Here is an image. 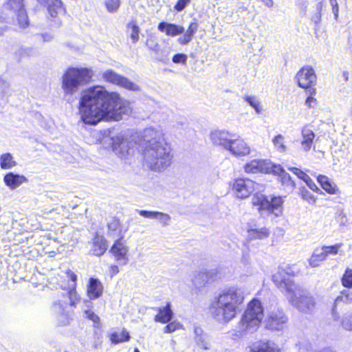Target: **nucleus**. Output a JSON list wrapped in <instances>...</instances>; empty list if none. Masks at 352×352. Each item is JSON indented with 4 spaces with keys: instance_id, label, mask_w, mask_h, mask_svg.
<instances>
[{
    "instance_id": "nucleus-1",
    "label": "nucleus",
    "mask_w": 352,
    "mask_h": 352,
    "mask_svg": "<svg viewBox=\"0 0 352 352\" xmlns=\"http://www.w3.org/2000/svg\"><path fill=\"white\" fill-rule=\"evenodd\" d=\"M81 120L95 125L99 122L118 121L130 112L128 104L116 92H109L102 86H94L84 91L79 102Z\"/></svg>"
},
{
    "instance_id": "nucleus-2",
    "label": "nucleus",
    "mask_w": 352,
    "mask_h": 352,
    "mask_svg": "<svg viewBox=\"0 0 352 352\" xmlns=\"http://www.w3.org/2000/svg\"><path fill=\"white\" fill-rule=\"evenodd\" d=\"M140 146L144 165L150 170L160 172L171 164L173 155L160 127L144 129Z\"/></svg>"
},
{
    "instance_id": "nucleus-3",
    "label": "nucleus",
    "mask_w": 352,
    "mask_h": 352,
    "mask_svg": "<svg viewBox=\"0 0 352 352\" xmlns=\"http://www.w3.org/2000/svg\"><path fill=\"white\" fill-rule=\"evenodd\" d=\"M294 275L291 267H279L272 276V280L294 307L301 312L310 313L315 307V300L306 290L294 283Z\"/></svg>"
},
{
    "instance_id": "nucleus-4",
    "label": "nucleus",
    "mask_w": 352,
    "mask_h": 352,
    "mask_svg": "<svg viewBox=\"0 0 352 352\" xmlns=\"http://www.w3.org/2000/svg\"><path fill=\"white\" fill-rule=\"evenodd\" d=\"M244 294L241 287H232L219 294L210 305L212 318L221 324H228L236 317L244 301Z\"/></svg>"
},
{
    "instance_id": "nucleus-5",
    "label": "nucleus",
    "mask_w": 352,
    "mask_h": 352,
    "mask_svg": "<svg viewBox=\"0 0 352 352\" xmlns=\"http://www.w3.org/2000/svg\"><path fill=\"white\" fill-rule=\"evenodd\" d=\"M91 78L90 69L69 67L62 76L61 87L65 95H73Z\"/></svg>"
},
{
    "instance_id": "nucleus-6",
    "label": "nucleus",
    "mask_w": 352,
    "mask_h": 352,
    "mask_svg": "<svg viewBox=\"0 0 352 352\" xmlns=\"http://www.w3.org/2000/svg\"><path fill=\"white\" fill-rule=\"evenodd\" d=\"M263 318V309L261 302L257 299L252 300L248 305V307L242 316L239 322V331L253 332L260 325Z\"/></svg>"
},
{
    "instance_id": "nucleus-7",
    "label": "nucleus",
    "mask_w": 352,
    "mask_h": 352,
    "mask_svg": "<svg viewBox=\"0 0 352 352\" xmlns=\"http://www.w3.org/2000/svg\"><path fill=\"white\" fill-rule=\"evenodd\" d=\"M252 203L261 215L273 214L279 217L283 213V199L282 197H267L261 192H256L252 198Z\"/></svg>"
},
{
    "instance_id": "nucleus-8",
    "label": "nucleus",
    "mask_w": 352,
    "mask_h": 352,
    "mask_svg": "<svg viewBox=\"0 0 352 352\" xmlns=\"http://www.w3.org/2000/svg\"><path fill=\"white\" fill-rule=\"evenodd\" d=\"M199 25L195 22H191L187 30L183 26L174 23L166 22H161L158 25V30L162 32H165L166 35L175 36L184 33V34L177 38V42L180 45H184L190 43L193 38L194 34L197 32Z\"/></svg>"
},
{
    "instance_id": "nucleus-9",
    "label": "nucleus",
    "mask_w": 352,
    "mask_h": 352,
    "mask_svg": "<svg viewBox=\"0 0 352 352\" xmlns=\"http://www.w3.org/2000/svg\"><path fill=\"white\" fill-rule=\"evenodd\" d=\"M261 185L250 179L237 178L232 184L234 195L239 199L248 198L254 191L261 190Z\"/></svg>"
},
{
    "instance_id": "nucleus-10",
    "label": "nucleus",
    "mask_w": 352,
    "mask_h": 352,
    "mask_svg": "<svg viewBox=\"0 0 352 352\" xmlns=\"http://www.w3.org/2000/svg\"><path fill=\"white\" fill-rule=\"evenodd\" d=\"M295 79L298 85L303 89H310L316 84L317 76L314 69L310 65L302 67L296 74Z\"/></svg>"
},
{
    "instance_id": "nucleus-11",
    "label": "nucleus",
    "mask_w": 352,
    "mask_h": 352,
    "mask_svg": "<svg viewBox=\"0 0 352 352\" xmlns=\"http://www.w3.org/2000/svg\"><path fill=\"white\" fill-rule=\"evenodd\" d=\"M102 77L106 82L118 85L129 90L136 91L139 87L135 83L129 80L127 78L120 75L112 69L104 71Z\"/></svg>"
},
{
    "instance_id": "nucleus-12",
    "label": "nucleus",
    "mask_w": 352,
    "mask_h": 352,
    "mask_svg": "<svg viewBox=\"0 0 352 352\" xmlns=\"http://www.w3.org/2000/svg\"><path fill=\"white\" fill-rule=\"evenodd\" d=\"M6 7L16 14L17 24L20 28H25L28 25L29 20L24 8L23 0H8Z\"/></svg>"
},
{
    "instance_id": "nucleus-13",
    "label": "nucleus",
    "mask_w": 352,
    "mask_h": 352,
    "mask_svg": "<svg viewBox=\"0 0 352 352\" xmlns=\"http://www.w3.org/2000/svg\"><path fill=\"white\" fill-rule=\"evenodd\" d=\"M287 318L282 310L272 311L267 319L266 327L274 331H280L285 328Z\"/></svg>"
},
{
    "instance_id": "nucleus-14",
    "label": "nucleus",
    "mask_w": 352,
    "mask_h": 352,
    "mask_svg": "<svg viewBox=\"0 0 352 352\" xmlns=\"http://www.w3.org/2000/svg\"><path fill=\"white\" fill-rule=\"evenodd\" d=\"M110 140L113 151L120 157H125L131 153L132 148L129 146L130 143L122 135L112 136Z\"/></svg>"
},
{
    "instance_id": "nucleus-15",
    "label": "nucleus",
    "mask_w": 352,
    "mask_h": 352,
    "mask_svg": "<svg viewBox=\"0 0 352 352\" xmlns=\"http://www.w3.org/2000/svg\"><path fill=\"white\" fill-rule=\"evenodd\" d=\"M67 302L66 300H58L55 301L52 305V311L56 315L58 324L65 326L69 323L70 316L66 310Z\"/></svg>"
},
{
    "instance_id": "nucleus-16",
    "label": "nucleus",
    "mask_w": 352,
    "mask_h": 352,
    "mask_svg": "<svg viewBox=\"0 0 352 352\" xmlns=\"http://www.w3.org/2000/svg\"><path fill=\"white\" fill-rule=\"evenodd\" d=\"M122 239H118L113 243L110 251L119 265H125L129 261L127 256L129 249L122 242Z\"/></svg>"
},
{
    "instance_id": "nucleus-17",
    "label": "nucleus",
    "mask_w": 352,
    "mask_h": 352,
    "mask_svg": "<svg viewBox=\"0 0 352 352\" xmlns=\"http://www.w3.org/2000/svg\"><path fill=\"white\" fill-rule=\"evenodd\" d=\"M210 138L214 144L221 146L227 150L228 147L230 146L232 138H235V134L226 131L215 130L210 133Z\"/></svg>"
},
{
    "instance_id": "nucleus-18",
    "label": "nucleus",
    "mask_w": 352,
    "mask_h": 352,
    "mask_svg": "<svg viewBox=\"0 0 352 352\" xmlns=\"http://www.w3.org/2000/svg\"><path fill=\"white\" fill-rule=\"evenodd\" d=\"M232 155L235 156H243L250 153V149L244 140L235 135V138H232L230 146L227 148Z\"/></svg>"
},
{
    "instance_id": "nucleus-19",
    "label": "nucleus",
    "mask_w": 352,
    "mask_h": 352,
    "mask_svg": "<svg viewBox=\"0 0 352 352\" xmlns=\"http://www.w3.org/2000/svg\"><path fill=\"white\" fill-rule=\"evenodd\" d=\"M103 293L102 283L95 278H90L87 286V295L90 300L100 298Z\"/></svg>"
},
{
    "instance_id": "nucleus-20",
    "label": "nucleus",
    "mask_w": 352,
    "mask_h": 352,
    "mask_svg": "<svg viewBox=\"0 0 352 352\" xmlns=\"http://www.w3.org/2000/svg\"><path fill=\"white\" fill-rule=\"evenodd\" d=\"M153 310L158 311L155 316V321L162 324L168 323L173 317V312L171 309V304L170 302H166L163 307H153Z\"/></svg>"
},
{
    "instance_id": "nucleus-21",
    "label": "nucleus",
    "mask_w": 352,
    "mask_h": 352,
    "mask_svg": "<svg viewBox=\"0 0 352 352\" xmlns=\"http://www.w3.org/2000/svg\"><path fill=\"white\" fill-rule=\"evenodd\" d=\"M136 212L142 217L148 219H157L164 226L169 224L171 217L169 214L158 211H148L143 210H136Z\"/></svg>"
},
{
    "instance_id": "nucleus-22",
    "label": "nucleus",
    "mask_w": 352,
    "mask_h": 352,
    "mask_svg": "<svg viewBox=\"0 0 352 352\" xmlns=\"http://www.w3.org/2000/svg\"><path fill=\"white\" fill-rule=\"evenodd\" d=\"M3 182L10 189L14 190L27 182L28 179L24 175L9 172L4 175Z\"/></svg>"
},
{
    "instance_id": "nucleus-23",
    "label": "nucleus",
    "mask_w": 352,
    "mask_h": 352,
    "mask_svg": "<svg viewBox=\"0 0 352 352\" xmlns=\"http://www.w3.org/2000/svg\"><path fill=\"white\" fill-rule=\"evenodd\" d=\"M301 148L303 151L308 152L311 148L316 135L309 126H305L301 130Z\"/></svg>"
},
{
    "instance_id": "nucleus-24",
    "label": "nucleus",
    "mask_w": 352,
    "mask_h": 352,
    "mask_svg": "<svg viewBox=\"0 0 352 352\" xmlns=\"http://www.w3.org/2000/svg\"><path fill=\"white\" fill-rule=\"evenodd\" d=\"M247 173H267L266 160H254L244 166Z\"/></svg>"
},
{
    "instance_id": "nucleus-25",
    "label": "nucleus",
    "mask_w": 352,
    "mask_h": 352,
    "mask_svg": "<svg viewBox=\"0 0 352 352\" xmlns=\"http://www.w3.org/2000/svg\"><path fill=\"white\" fill-rule=\"evenodd\" d=\"M107 249L106 240L100 236H96L94 239V242L89 253L91 255L100 256L102 255Z\"/></svg>"
},
{
    "instance_id": "nucleus-26",
    "label": "nucleus",
    "mask_w": 352,
    "mask_h": 352,
    "mask_svg": "<svg viewBox=\"0 0 352 352\" xmlns=\"http://www.w3.org/2000/svg\"><path fill=\"white\" fill-rule=\"evenodd\" d=\"M41 4L47 7L48 12L52 17H56L62 9L60 0H37Z\"/></svg>"
},
{
    "instance_id": "nucleus-27",
    "label": "nucleus",
    "mask_w": 352,
    "mask_h": 352,
    "mask_svg": "<svg viewBox=\"0 0 352 352\" xmlns=\"http://www.w3.org/2000/svg\"><path fill=\"white\" fill-rule=\"evenodd\" d=\"M108 234L112 236H118L122 239V228L120 220L117 218H112L108 223Z\"/></svg>"
},
{
    "instance_id": "nucleus-28",
    "label": "nucleus",
    "mask_w": 352,
    "mask_h": 352,
    "mask_svg": "<svg viewBox=\"0 0 352 352\" xmlns=\"http://www.w3.org/2000/svg\"><path fill=\"white\" fill-rule=\"evenodd\" d=\"M251 352H280V351L272 342H260L252 346Z\"/></svg>"
},
{
    "instance_id": "nucleus-29",
    "label": "nucleus",
    "mask_w": 352,
    "mask_h": 352,
    "mask_svg": "<svg viewBox=\"0 0 352 352\" xmlns=\"http://www.w3.org/2000/svg\"><path fill=\"white\" fill-rule=\"evenodd\" d=\"M214 274L215 272L214 271L208 272H199L197 273L194 278L192 280L193 285L197 288L201 287L209 280L210 278L212 277V275Z\"/></svg>"
},
{
    "instance_id": "nucleus-30",
    "label": "nucleus",
    "mask_w": 352,
    "mask_h": 352,
    "mask_svg": "<svg viewBox=\"0 0 352 352\" xmlns=\"http://www.w3.org/2000/svg\"><path fill=\"white\" fill-rule=\"evenodd\" d=\"M327 258L321 248H316L314 250L312 255L309 258V265L311 267H316L320 265L322 261H326Z\"/></svg>"
},
{
    "instance_id": "nucleus-31",
    "label": "nucleus",
    "mask_w": 352,
    "mask_h": 352,
    "mask_svg": "<svg viewBox=\"0 0 352 352\" xmlns=\"http://www.w3.org/2000/svg\"><path fill=\"white\" fill-rule=\"evenodd\" d=\"M243 99L245 102L248 103L249 105L254 109L256 114L261 113L263 108L261 102L257 96L254 95L245 94L243 96Z\"/></svg>"
},
{
    "instance_id": "nucleus-32",
    "label": "nucleus",
    "mask_w": 352,
    "mask_h": 352,
    "mask_svg": "<svg viewBox=\"0 0 352 352\" xmlns=\"http://www.w3.org/2000/svg\"><path fill=\"white\" fill-rule=\"evenodd\" d=\"M16 165L13 156L10 153H3L0 155V166L1 169H11Z\"/></svg>"
},
{
    "instance_id": "nucleus-33",
    "label": "nucleus",
    "mask_w": 352,
    "mask_h": 352,
    "mask_svg": "<svg viewBox=\"0 0 352 352\" xmlns=\"http://www.w3.org/2000/svg\"><path fill=\"white\" fill-rule=\"evenodd\" d=\"M318 182L320 184L322 188L329 194H336L338 188L336 186L331 184L328 177L324 175H319Z\"/></svg>"
},
{
    "instance_id": "nucleus-34",
    "label": "nucleus",
    "mask_w": 352,
    "mask_h": 352,
    "mask_svg": "<svg viewBox=\"0 0 352 352\" xmlns=\"http://www.w3.org/2000/svg\"><path fill=\"white\" fill-rule=\"evenodd\" d=\"M110 340L114 344H117L120 342H127L130 340L131 336L129 333L126 329H122L120 333L118 332H113L110 334Z\"/></svg>"
},
{
    "instance_id": "nucleus-35",
    "label": "nucleus",
    "mask_w": 352,
    "mask_h": 352,
    "mask_svg": "<svg viewBox=\"0 0 352 352\" xmlns=\"http://www.w3.org/2000/svg\"><path fill=\"white\" fill-rule=\"evenodd\" d=\"M343 246V243H336L332 245H323L320 248L327 259L329 256H336L340 254L342 251H340V249Z\"/></svg>"
},
{
    "instance_id": "nucleus-36",
    "label": "nucleus",
    "mask_w": 352,
    "mask_h": 352,
    "mask_svg": "<svg viewBox=\"0 0 352 352\" xmlns=\"http://www.w3.org/2000/svg\"><path fill=\"white\" fill-rule=\"evenodd\" d=\"M250 239H263L269 236V231L266 228L250 229L248 231Z\"/></svg>"
},
{
    "instance_id": "nucleus-37",
    "label": "nucleus",
    "mask_w": 352,
    "mask_h": 352,
    "mask_svg": "<svg viewBox=\"0 0 352 352\" xmlns=\"http://www.w3.org/2000/svg\"><path fill=\"white\" fill-rule=\"evenodd\" d=\"M341 302L351 304L352 303V291L346 288L340 292V295L335 300V305H338Z\"/></svg>"
},
{
    "instance_id": "nucleus-38",
    "label": "nucleus",
    "mask_w": 352,
    "mask_h": 352,
    "mask_svg": "<svg viewBox=\"0 0 352 352\" xmlns=\"http://www.w3.org/2000/svg\"><path fill=\"white\" fill-rule=\"evenodd\" d=\"M148 47L153 51L157 55V60L161 62H166L168 60L167 55L160 54V45L151 40H148L146 42Z\"/></svg>"
},
{
    "instance_id": "nucleus-39",
    "label": "nucleus",
    "mask_w": 352,
    "mask_h": 352,
    "mask_svg": "<svg viewBox=\"0 0 352 352\" xmlns=\"http://www.w3.org/2000/svg\"><path fill=\"white\" fill-rule=\"evenodd\" d=\"M342 285L349 289H352V270L346 268L345 270L342 279Z\"/></svg>"
},
{
    "instance_id": "nucleus-40",
    "label": "nucleus",
    "mask_w": 352,
    "mask_h": 352,
    "mask_svg": "<svg viewBox=\"0 0 352 352\" xmlns=\"http://www.w3.org/2000/svg\"><path fill=\"white\" fill-rule=\"evenodd\" d=\"M272 142L278 151L283 153L286 151L287 148L284 144V137L282 135L279 134L275 136L272 140Z\"/></svg>"
},
{
    "instance_id": "nucleus-41",
    "label": "nucleus",
    "mask_w": 352,
    "mask_h": 352,
    "mask_svg": "<svg viewBox=\"0 0 352 352\" xmlns=\"http://www.w3.org/2000/svg\"><path fill=\"white\" fill-rule=\"evenodd\" d=\"M279 177H280L283 185L285 186L289 190L294 189L295 186L294 182L287 173L285 171Z\"/></svg>"
},
{
    "instance_id": "nucleus-42",
    "label": "nucleus",
    "mask_w": 352,
    "mask_h": 352,
    "mask_svg": "<svg viewBox=\"0 0 352 352\" xmlns=\"http://www.w3.org/2000/svg\"><path fill=\"white\" fill-rule=\"evenodd\" d=\"M342 327L346 331H352V312L345 314L341 320Z\"/></svg>"
},
{
    "instance_id": "nucleus-43",
    "label": "nucleus",
    "mask_w": 352,
    "mask_h": 352,
    "mask_svg": "<svg viewBox=\"0 0 352 352\" xmlns=\"http://www.w3.org/2000/svg\"><path fill=\"white\" fill-rule=\"evenodd\" d=\"M266 166L267 168V172L266 173H272L280 176L283 172H285V170L280 165L274 164L267 161H266Z\"/></svg>"
},
{
    "instance_id": "nucleus-44",
    "label": "nucleus",
    "mask_w": 352,
    "mask_h": 352,
    "mask_svg": "<svg viewBox=\"0 0 352 352\" xmlns=\"http://www.w3.org/2000/svg\"><path fill=\"white\" fill-rule=\"evenodd\" d=\"M195 340L196 344L197 346H199L200 348L207 350L210 347V342L208 340V336L204 333L201 336L197 337Z\"/></svg>"
},
{
    "instance_id": "nucleus-45",
    "label": "nucleus",
    "mask_w": 352,
    "mask_h": 352,
    "mask_svg": "<svg viewBox=\"0 0 352 352\" xmlns=\"http://www.w3.org/2000/svg\"><path fill=\"white\" fill-rule=\"evenodd\" d=\"M129 28H131V33L130 37L132 39L133 43H135L139 40V27L133 22H131L127 25Z\"/></svg>"
},
{
    "instance_id": "nucleus-46",
    "label": "nucleus",
    "mask_w": 352,
    "mask_h": 352,
    "mask_svg": "<svg viewBox=\"0 0 352 352\" xmlns=\"http://www.w3.org/2000/svg\"><path fill=\"white\" fill-rule=\"evenodd\" d=\"M308 94L309 96L306 99L305 104L309 108H314L317 104V100L314 97V96L316 94V89L315 88H311L308 90Z\"/></svg>"
},
{
    "instance_id": "nucleus-47",
    "label": "nucleus",
    "mask_w": 352,
    "mask_h": 352,
    "mask_svg": "<svg viewBox=\"0 0 352 352\" xmlns=\"http://www.w3.org/2000/svg\"><path fill=\"white\" fill-rule=\"evenodd\" d=\"M68 298L69 300V305L71 306H76L80 300V296L76 292V287L69 288L68 292Z\"/></svg>"
},
{
    "instance_id": "nucleus-48",
    "label": "nucleus",
    "mask_w": 352,
    "mask_h": 352,
    "mask_svg": "<svg viewBox=\"0 0 352 352\" xmlns=\"http://www.w3.org/2000/svg\"><path fill=\"white\" fill-rule=\"evenodd\" d=\"M85 314L87 318L94 322V327L96 328L100 327V318L94 311L91 310H85Z\"/></svg>"
},
{
    "instance_id": "nucleus-49",
    "label": "nucleus",
    "mask_w": 352,
    "mask_h": 352,
    "mask_svg": "<svg viewBox=\"0 0 352 352\" xmlns=\"http://www.w3.org/2000/svg\"><path fill=\"white\" fill-rule=\"evenodd\" d=\"M181 329H182V325L179 322L173 321L172 322H169L166 327H164V332L170 333Z\"/></svg>"
},
{
    "instance_id": "nucleus-50",
    "label": "nucleus",
    "mask_w": 352,
    "mask_h": 352,
    "mask_svg": "<svg viewBox=\"0 0 352 352\" xmlns=\"http://www.w3.org/2000/svg\"><path fill=\"white\" fill-rule=\"evenodd\" d=\"M300 194L301 195V197L304 200H305L307 202H309V204H314L316 202V199H315L314 196L309 190H307L306 188H302L300 189Z\"/></svg>"
},
{
    "instance_id": "nucleus-51",
    "label": "nucleus",
    "mask_w": 352,
    "mask_h": 352,
    "mask_svg": "<svg viewBox=\"0 0 352 352\" xmlns=\"http://www.w3.org/2000/svg\"><path fill=\"white\" fill-rule=\"evenodd\" d=\"M120 0H106L105 6L107 10L110 12H115L120 7Z\"/></svg>"
},
{
    "instance_id": "nucleus-52",
    "label": "nucleus",
    "mask_w": 352,
    "mask_h": 352,
    "mask_svg": "<svg viewBox=\"0 0 352 352\" xmlns=\"http://www.w3.org/2000/svg\"><path fill=\"white\" fill-rule=\"evenodd\" d=\"M65 274L67 278L71 281V283L69 285V287H76L77 276L76 275V274L71 270H67Z\"/></svg>"
},
{
    "instance_id": "nucleus-53",
    "label": "nucleus",
    "mask_w": 352,
    "mask_h": 352,
    "mask_svg": "<svg viewBox=\"0 0 352 352\" xmlns=\"http://www.w3.org/2000/svg\"><path fill=\"white\" fill-rule=\"evenodd\" d=\"M34 50L32 48L30 47H21L18 50V51L16 52V54H19V61L21 60V59L25 56H30L32 55Z\"/></svg>"
},
{
    "instance_id": "nucleus-54",
    "label": "nucleus",
    "mask_w": 352,
    "mask_h": 352,
    "mask_svg": "<svg viewBox=\"0 0 352 352\" xmlns=\"http://www.w3.org/2000/svg\"><path fill=\"white\" fill-rule=\"evenodd\" d=\"M188 59V56L185 54L179 53L173 56L172 60L175 63L186 64Z\"/></svg>"
},
{
    "instance_id": "nucleus-55",
    "label": "nucleus",
    "mask_w": 352,
    "mask_h": 352,
    "mask_svg": "<svg viewBox=\"0 0 352 352\" xmlns=\"http://www.w3.org/2000/svg\"><path fill=\"white\" fill-rule=\"evenodd\" d=\"M290 170L295 175H296L299 179L303 180L304 182H305L306 179H308V177H309L305 173H304L303 171H302L301 170H300V169H298L297 168L293 167V168H290Z\"/></svg>"
},
{
    "instance_id": "nucleus-56",
    "label": "nucleus",
    "mask_w": 352,
    "mask_h": 352,
    "mask_svg": "<svg viewBox=\"0 0 352 352\" xmlns=\"http://www.w3.org/2000/svg\"><path fill=\"white\" fill-rule=\"evenodd\" d=\"M330 5L332 8V12L333 13L335 19L337 21L338 19L339 14V6L337 0H329Z\"/></svg>"
},
{
    "instance_id": "nucleus-57",
    "label": "nucleus",
    "mask_w": 352,
    "mask_h": 352,
    "mask_svg": "<svg viewBox=\"0 0 352 352\" xmlns=\"http://www.w3.org/2000/svg\"><path fill=\"white\" fill-rule=\"evenodd\" d=\"M338 221L339 222L340 226H346L348 224V219L343 211H341L338 214Z\"/></svg>"
},
{
    "instance_id": "nucleus-58",
    "label": "nucleus",
    "mask_w": 352,
    "mask_h": 352,
    "mask_svg": "<svg viewBox=\"0 0 352 352\" xmlns=\"http://www.w3.org/2000/svg\"><path fill=\"white\" fill-rule=\"evenodd\" d=\"M189 1L190 0H178L175 6V9L177 11H182Z\"/></svg>"
},
{
    "instance_id": "nucleus-59",
    "label": "nucleus",
    "mask_w": 352,
    "mask_h": 352,
    "mask_svg": "<svg viewBox=\"0 0 352 352\" xmlns=\"http://www.w3.org/2000/svg\"><path fill=\"white\" fill-rule=\"evenodd\" d=\"M305 182L308 186V187L313 191L319 190V188H318L315 182L309 177H308V179H306Z\"/></svg>"
},
{
    "instance_id": "nucleus-60",
    "label": "nucleus",
    "mask_w": 352,
    "mask_h": 352,
    "mask_svg": "<svg viewBox=\"0 0 352 352\" xmlns=\"http://www.w3.org/2000/svg\"><path fill=\"white\" fill-rule=\"evenodd\" d=\"M120 270L118 265H112L110 266L109 268V273L111 277L114 276L115 275L118 274L119 273Z\"/></svg>"
},
{
    "instance_id": "nucleus-61",
    "label": "nucleus",
    "mask_w": 352,
    "mask_h": 352,
    "mask_svg": "<svg viewBox=\"0 0 352 352\" xmlns=\"http://www.w3.org/2000/svg\"><path fill=\"white\" fill-rule=\"evenodd\" d=\"M322 10V3H319L317 6V10L319 12L318 14H317L315 16H314L313 18V20L314 21V22L316 23H318L320 21V12Z\"/></svg>"
},
{
    "instance_id": "nucleus-62",
    "label": "nucleus",
    "mask_w": 352,
    "mask_h": 352,
    "mask_svg": "<svg viewBox=\"0 0 352 352\" xmlns=\"http://www.w3.org/2000/svg\"><path fill=\"white\" fill-rule=\"evenodd\" d=\"M194 333H195V339H196L197 337L201 336L203 334H204L202 329L199 327H194Z\"/></svg>"
},
{
    "instance_id": "nucleus-63",
    "label": "nucleus",
    "mask_w": 352,
    "mask_h": 352,
    "mask_svg": "<svg viewBox=\"0 0 352 352\" xmlns=\"http://www.w3.org/2000/svg\"><path fill=\"white\" fill-rule=\"evenodd\" d=\"M43 38V41L49 42L52 40V36L49 34H44L40 36Z\"/></svg>"
},
{
    "instance_id": "nucleus-64",
    "label": "nucleus",
    "mask_w": 352,
    "mask_h": 352,
    "mask_svg": "<svg viewBox=\"0 0 352 352\" xmlns=\"http://www.w3.org/2000/svg\"><path fill=\"white\" fill-rule=\"evenodd\" d=\"M262 3H263L268 8L273 7L274 1L273 0H260Z\"/></svg>"
}]
</instances>
